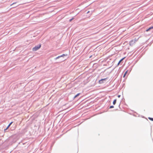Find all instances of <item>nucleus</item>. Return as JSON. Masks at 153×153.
<instances>
[{
	"label": "nucleus",
	"instance_id": "nucleus-11",
	"mask_svg": "<svg viewBox=\"0 0 153 153\" xmlns=\"http://www.w3.org/2000/svg\"><path fill=\"white\" fill-rule=\"evenodd\" d=\"M149 119L150 120L153 121V118L149 117Z\"/></svg>",
	"mask_w": 153,
	"mask_h": 153
},
{
	"label": "nucleus",
	"instance_id": "nucleus-1",
	"mask_svg": "<svg viewBox=\"0 0 153 153\" xmlns=\"http://www.w3.org/2000/svg\"><path fill=\"white\" fill-rule=\"evenodd\" d=\"M41 47V45L39 44L37 45L35 47L33 48L32 49V51H36L37 50L39 49Z\"/></svg>",
	"mask_w": 153,
	"mask_h": 153
},
{
	"label": "nucleus",
	"instance_id": "nucleus-10",
	"mask_svg": "<svg viewBox=\"0 0 153 153\" xmlns=\"http://www.w3.org/2000/svg\"><path fill=\"white\" fill-rule=\"evenodd\" d=\"M80 94V93H78L74 97V98H75L78 96Z\"/></svg>",
	"mask_w": 153,
	"mask_h": 153
},
{
	"label": "nucleus",
	"instance_id": "nucleus-15",
	"mask_svg": "<svg viewBox=\"0 0 153 153\" xmlns=\"http://www.w3.org/2000/svg\"><path fill=\"white\" fill-rule=\"evenodd\" d=\"M120 97V95H118V97L119 98Z\"/></svg>",
	"mask_w": 153,
	"mask_h": 153
},
{
	"label": "nucleus",
	"instance_id": "nucleus-6",
	"mask_svg": "<svg viewBox=\"0 0 153 153\" xmlns=\"http://www.w3.org/2000/svg\"><path fill=\"white\" fill-rule=\"evenodd\" d=\"M124 58H123L122 59H120L118 62L117 64V65L118 66L119 65L120 63L123 60V59H124Z\"/></svg>",
	"mask_w": 153,
	"mask_h": 153
},
{
	"label": "nucleus",
	"instance_id": "nucleus-17",
	"mask_svg": "<svg viewBox=\"0 0 153 153\" xmlns=\"http://www.w3.org/2000/svg\"><path fill=\"white\" fill-rule=\"evenodd\" d=\"M92 13V12H91V14H90V15H91V14Z\"/></svg>",
	"mask_w": 153,
	"mask_h": 153
},
{
	"label": "nucleus",
	"instance_id": "nucleus-8",
	"mask_svg": "<svg viewBox=\"0 0 153 153\" xmlns=\"http://www.w3.org/2000/svg\"><path fill=\"white\" fill-rule=\"evenodd\" d=\"M152 27H150L149 28H148V29H147V30H146V31H149L150 29H153V28H152Z\"/></svg>",
	"mask_w": 153,
	"mask_h": 153
},
{
	"label": "nucleus",
	"instance_id": "nucleus-3",
	"mask_svg": "<svg viewBox=\"0 0 153 153\" xmlns=\"http://www.w3.org/2000/svg\"><path fill=\"white\" fill-rule=\"evenodd\" d=\"M106 79H107L106 78L101 79H100V80L99 81V83L100 84L103 83L104 82V81H105Z\"/></svg>",
	"mask_w": 153,
	"mask_h": 153
},
{
	"label": "nucleus",
	"instance_id": "nucleus-4",
	"mask_svg": "<svg viewBox=\"0 0 153 153\" xmlns=\"http://www.w3.org/2000/svg\"><path fill=\"white\" fill-rule=\"evenodd\" d=\"M135 41L132 40L130 42V45H133L135 43Z\"/></svg>",
	"mask_w": 153,
	"mask_h": 153
},
{
	"label": "nucleus",
	"instance_id": "nucleus-12",
	"mask_svg": "<svg viewBox=\"0 0 153 153\" xmlns=\"http://www.w3.org/2000/svg\"><path fill=\"white\" fill-rule=\"evenodd\" d=\"M114 107V106L113 105H111L110 107L109 108H113Z\"/></svg>",
	"mask_w": 153,
	"mask_h": 153
},
{
	"label": "nucleus",
	"instance_id": "nucleus-14",
	"mask_svg": "<svg viewBox=\"0 0 153 153\" xmlns=\"http://www.w3.org/2000/svg\"><path fill=\"white\" fill-rule=\"evenodd\" d=\"M72 19H70V21L71 22L72 20Z\"/></svg>",
	"mask_w": 153,
	"mask_h": 153
},
{
	"label": "nucleus",
	"instance_id": "nucleus-16",
	"mask_svg": "<svg viewBox=\"0 0 153 153\" xmlns=\"http://www.w3.org/2000/svg\"><path fill=\"white\" fill-rule=\"evenodd\" d=\"M64 59H61V60L62 61H64Z\"/></svg>",
	"mask_w": 153,
	"mask_h": 153
},
{
	"label": "nucleus",
	"instance_id": "nucleus-7",
	"mask_svg": "<svg viewBox=\"0 0 153 153\" xmlns=\"http://www.w3.org/2000/svg\"><path fill=\"white\" fill-rule=\"evenodd\" d=\"M128 71L127 70V71H126V72L124 74V75H123V77L124 78L126 76V74H127V73H128Z\"/></svg>",
	"mask_w": 153,
	"mask_h": 153
},
{
	"label": "nucleus",
	"instance_id": "nucleus-2",
	"mask_svg": "<svg viewBox=\"0 0 153 153\" xmlns=\"http://www.w3.org/2000/svg\"><path fill=\"white\" fill-rule=\"evenodd\" d=\"M67 56V54H63L62 55L58 56V57H56V58H55L54 59L55 60H56L57 59H59L61 57H64V56Z\"/></svg>",
	"mask_w": 153,
	"mask_h": 153
},
{
	"label": "nucleus",
	"instance_id": "nucleus-13",
	"mask_svg": "<svg viewBox=\"0 0 153 153\" xmlns=\"http://www.w3.org/2000/svg\"><path fill=\"white\" fill-rule=\"evenodd\" d=\"M90 12V11H88L87 12V13H89Z\"/></svg>",
	"mask_w": 153,
	"mask_h": 153
},
{
	"label": "nucleus",
	"instance_id": "nucleus-18",
	"mask_svg": "<svg viewBox=\"0 0 153 153\" xmlns=\"http://www.w3.org/2000/svg\"><path fill=\"white\" fill-rule=\"evenodd\" d=\"M152 28H153V26H152Z\"/></svg>",
	"mask_w": 153,
	"mask_h": 153
},
{
	"label": "nucleus",
	"instance_id": "nucleus-5",
	"mask_svg": "<svg viewBox=\"0 0 153 153\" xmlns=\"http://www.w3.org/2000/svg\"><path fill=\"white\" fill-rule=\"evenodd\" d=\"M12 122H11L8 125L7 128L5 129H4V131L5 132L7 130V129L9 128V127L10 126V125L12 124Z\"/></svg>",
	"mask_w": 153,
	"mask_h": 153
},
{
	"label": "nucleus",
	"instance_id": "nucleus-9",
	"mask_svg": "<svg viewBox=\"0 0 153 153\" xmlns=\"http://www.w3.org/2000/svg\"><path fill=\"white\" fill-rule=\"evenodd\" d=\"M116 101H117V100L116 99H115L114 100V101L113 102V105H115L116 103Z\"/></svg>",
	"mask_w": 153,
	"mask_h": 153
}]
</instances>
